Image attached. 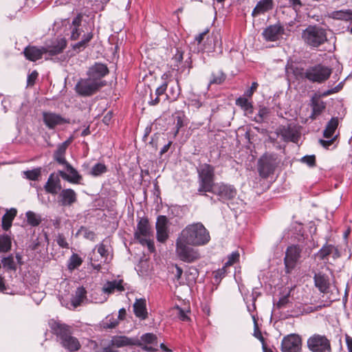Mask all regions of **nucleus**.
Masks as SVG:
<instances>
[{"label": "nucleus", "instance_id": "obj_1", "mask_svg": "<svg viewBox=\"0 0 352 352\" xmlns=\"http://www.w3.org/2000/svg\"><path fill=\"white\" fill-rule=\"evenodd\" d=\"M210 241L209 231L201 222L187 225L175 241V252L180 261L191 263L201 258L195 247L206 245Z\"/></svg>", "mask_w": 352, "mask_h": 352}, {"label": "nucleus", "instance_id": "obj_2", "mask_svg": "<svg viewBox=\"0 0 352 352\" xmlns=\"http://www.w3.org/2000/svg\"><path fill=\"white\" fill-rule=\"evenodd\" d=\"M49 325L52 333L56 336L57 340L64 349L69 352H75L80 349L79 340L72 336L71 326L54 320H51Z\"/></svg>", "mask_w": 352, "mask_h": 352}, {"label": "nucleus", "instance_id": "obj_3", "mask_svg": "<svg viewBox=\"0 0 352 352\" xmlns=\"http://www.w3.org/2000/svg\"><path fill=\"white\" fill-rule=\"evenodd\" d=\"M67 46V41L65 38H58L56 43L51 47H36L28 45L23 50V54L26 59L34 62L42 58L45 54L50 56H55L61 53Z\"/></svg>", "mask_w": 352, "mask_h": 352}, {"label": "nucleus", "instance_id": "obj_4", "mask_svg": "<svg viewBox=\"0 0 352 352\" xmlns=\"http://www.w3.org/2000/svg\"><path fill=\"white\" fill-rule=\"evenodd\" d=\"M305 43L311 47H318L327 41L324 29L318 26H308L302 33Z\"/></svg>", "mask_w": 352, "mask_h": 352}, {"label": "nucleus", "instance_id": "obj_5", "mask_svg": "<svg viewBox=\"0 0 352 352\" xmlns=\"http://www.w3.org/2000/svg\"><path fill=\"white\" fill-rule=\"evenodd\" d=\"M331 74V69L322 64L308 67L305 72V78L311 82L322 83L326 81Z\"/></svg>", "mask_w": 352, "mask_h": 352}, {"label": "nucleus", "instance_id": "obj_6", "mask_svg": "<svg viewBox=\"0 0 352 352\" xmlns=\"http://www.w3.org/2000/svg\"><path fill=\"white\" fill-rule=\"evenodd\" d=\"M104 81H95L93 78H81L76 85V91L82 96H90L104 86Z\"/></svg>", "mask_w": 352, "mask_h": 352}, {"label": "nucleus", "instance_id": "obj_7", "mask_svg": "<svg viewBox=\"0 0 352 352\" xmlns=\"http://www.w3.org/2000/svg\"><path fill=\"white\" fill-rule=\"evenodd\" d=\"M278 164L279 160L275 155L264 154L258 161L260 176L274 175Z\"/></svg>", "mask_w": 352, "mask_h": 352}, {"label": "nucleus", "instance_id": "obj_8", "mask_svg": "<svg viewBox=\"0 0 352 352\" xmlns=\"http://www.w3.org/2000/svg\"><path fill=\"white\" fill-rule=\"evenodd\" d=\"M309 350L311 352H331L330 340L324 335L315 333L310 336L307 341Z\"/></svg>", "mask_w": 352, "mask_h": 352}, {"label": "nucleus", "instance_id": "obj_9", "mask_svg": "<svg viewBox=\"0 0 352 352\" xmlns=\"http://www.w3.org/2000/svg\"><path fill=\"white\" fill-rule=\"evenodd\" d=\"M302 248L300 245H292L287 247L284 258L285 271L290 274L296 267L300 258Z\"/></svg>", "mask_w": 352, "mask_h": 352}, {"label": "nucleus", "instance_id": "obj_10", "mask_svg": "<svg viewBox=\"0 0 352 352\" xmlns=\"http://www.w3.org/2000/svg\"><path fill=\"white\" fill-rule=\"evenodd\" d=\"M277 136H280L281 140L285 142L298 143L300 138V133L296 126L293 124L280 125L276 130Z\"/></svg>", "mask_w": 352, "mask_h": 352}, {"label": "nucleus", "instance_id": "obj_11", "mask_svg": "<svg viewBox=\"0 0 352 352\" xmlns=\"http://www.w3.org/2000/svg\"><path fill=\"white\" fill-rule=\"evenodd\" d=\"M302 339L297 334L292 333L283 338L281 342L282 352H301Z\"/></svg>", "mask_w": 352, "mask_h": 352}, {"label": "nucleus", "instance_id": "obj_12", "mask_svg": "<svg viewBox=\"0 0 352 352\" xmlns=\"http://www.w3.org/2000/svg\"><path fill=\"white\" fill-rule=\"evenodd\" d=\"M214 195L219 197V201L224 202L225 201L232 199L236 197V189L233 185L218 183Z\"/></svg>", "mask_w": 352, "mask_h": 352}, {"label": "nucleus", "instance_id": "obj_13", "mask_svg": "<svg viewBox=\"0 0 352 352\" xmlns=\"http://www.w3.org/2000/svg\"><path fill=\"white\" fill-rule=\"evenodd\" d=\"M57 201L60 206H71L77 201V195L73 189H63L58 195Z\"/></svg>", "mask_w": 352, "mask_h": 352}, {"label": "nucleus", "instance_id": "obj_14", "mask_svg": "<svg viewBox=\"0 0 352 352\" xmlns=\"http://www.w3.org/2000/svg\"><path fill=\"white\" fill-rule=\"evenodd\" d=\"M43 122L50 129H54L57 125L69 123V120L63 118L60 115L52 112L43 113Z\"/></svg>", "mask_w": 352, "mask_h": 352}, {"label": "nucleus", "instance_id": "obj_15", "mask_svg": "<svg viewBox=\"0 0 352 352\" xmlns=\"http://www.w3.org/2000/svg\"><path fill=\"white\" fill-rule=\"evenodd\" d=\"M284 28L280 23L271 25L263 32L262 36L267 41H276L284 34Z\"/></svg>", "mask_w": 352, "mask_h": 352}, {"label": "nucleus", "instance_id": "obj_16", "mask_svg": "<svg viewBox=\"0 0 352 352\" xmlns=\"http://www.w3.org/2000/svg\"><path fill=\"white\" fill-rule=\"evenodd\" d=\"M152 231L147 217L140 218L137 223V228L134 232V237L136 240L143 237H150Z\"/></svg>", "mask_w": 352, "mask_h": 352}, {"label": "nucleus", "instance_id": "obj_17", "mask_svg": "<svg viewBox=\"0 0 352 352\" xmlns=\"http://www.w3.org/2000/svg\"><path fill=\"white\" fill-rule=\"evenodd\" d=\"M109 73L108 67L106 65L96 63L89 67L87 75L89 78H93L95 81H102V78Z\"/></svg>", "mask_w": 352, "mask_h": 352}, {"label": "nucleus", "instance_id": "obj_18", "mask_svg": "<svg viewBox=\"0 0 352 352\" xmlns=\"http://www.w3.org/2000/svg\"><path fill=\"white\" fill-rule=\"evenodd\" d=\"M82 18L83 15L81 13H79L75 16L70 25V38L73 41L78 40L81 34L84 32L82 28Z\"/></svg>", "mask_w": 352, "mask_h": 352}, {"label": "nucleus", "instance_id": "obj_19", "mask_svg": "<svg viewBox=\"0 0 352 352\" xmlns=\"http://www.w3.org/2000/svg\"><path fill=\"white\" fill-rule=\"evenodd\" d=\"M218 183H215L214 177H199L198 192L205 195L206 192L215 194Z\"/></svg>", "mask_w": 352, "mask_h": 352}, {"label": "nucleus", "instance_id": "obj_20", "mask_svg": "<svg viewBox=\"0 0 352 352\" xmlns=\"http://www.w3.org/2000/svg\"><path fill=\"white\" fill-rule=\"evenodd\" d=\"M157 338L153 333H146L141 336L140 338H138V341L140 343V345H137L142 348V350L148 352H154L156 351L155 348L151 346H147L146 344H157Z\"/></svg>", "mask_w": 352, "mask_h": 352}, {"label": "nucleus", "instance_id": "obj_21", "mask_svg": "<svg viewBox=\"0 0 352 352\" xmlns=\"http://www.w3.org/2000/svg\"><path fill=\"white\" fill-rule=\"evenodd\" d=\"M112 346L120 348L126 346L140 345L137 338H129L125 336H115L111 340Z\"/></svg>", "mask_w": 352, "mask_h": 352}, {"label": "nucleus", "instance_id": "obj_22", "mask_svg": "<svg viewBox=\"0 0 352 352\" xmlns=\"http://www.w3.org/2000/svg\"><path fill=\"white\" fill-rule=\"evenodd\" d=\"M73 138L70 137L65 142L57 145V148L53 154V159L57 163H65L66 151L72 143Z\"/></svg>", "mask_w": 352, "mask_h": 352}, {"label": "nucleus", "instance_id": "obj_23", "mask_svg": "<svg viewBox=\"0 0 352 352\" xmlns=\"http://www.w3.org/2000/svg\"><path fill=\"white\" fill-rule=\"evenodd\" d=\"M133 307L134 314L137 318L142 320H144L148 318L146 302L145 298H141L136 299Z\"/></svg>", "mask_w": 352, "mask_h": 352}, {"label": "nucleus", "instance_id": "obj_24", "mask_svg": "<svg viewBox=\"0 0 352 352\" xmlns=\"http://www.w3.org/2000/svg\"><path fill=\"white\" fill-rule=\"evenodd\" d=\"M315 286L322 293H327L329 289V279L322 272L316 273L314 276Z\"/></svg>", "mask_w": 352, "mask_h": 352}, {"label": "nucleus", "instance_id": "obj_25", "mask_svg": "<svg viewBox=\"0 0 352 352\" xmlns=\"http://www.w3.org/2000/svg\"><path fill=\"white\" fill-rule=\"evenodd\" d=\"M62 188L59 177H48L44 186V190L48 194L52 195H58Z\"/></svg>", "mask_w": 352, "mask_h": 352}, {"label": "nucleus", "instance_id": "obj_26", "mask_svg": "<svg viewBox=\"0 0 352 352\" xmlns=\"http://www.w3.org/2000/svg\"><path fill=\"white\" fill-rule=\"evenodd\" d=\"M311 107L312 112L309 118L311 120H316L325 109L326 104L319 97H313L311 100Z\"/></svg>", "mask_w": 352, "mask_h": 352}, {"label": "nucleus", "instance_id": "obj_27", "mask_svg": "<svg viewBox=\"0 0 352 352\" xmlns=\"http://www.w3.org/2000/svg\"><path fill=\"white\" fill-rule=\"evenodd\" d=\"M274 7L273 0H260L252 12V16L255 17L271 10Z\"/></svg>", "mask_w": 352, "mask_h": 352}, {"label": "nucleus", "instance_id": "obj_28", "mask_svg": "<svg viewBox=\"0 0 352 352\" xmlns=\"http://www.w3.org/2000/svg\"><path fill=\"white\" fill-rule=\"evenodd\" d=\"M123 280H113L111 281H107L102 287L104 293L107 294H111L116 291L124 292L125 290L124 287L122 285Z\"/></svg>", "mask_w": 352, "mask_h": 352}, {"label": "nucleus", "instance_id": "obj_29", "mask_svg": "<svg viewBox=\"0 0 352 352\" xmlns=\"http://www.w3.org/2000/svg\"><path fill=\"white\" fill-rule=\"evenodd\" d=\"M292 236L298 242H302L307 239L308 235L305 234L303 225L298 222H294L291 225Z\"/></svg>", "mask_w": 352, "mask_h": 352}, {"label": "nucleus", "instance_id": "obj_30", "mask_svg": "<svg viewBox=\"0 0 352 352\" xmlns=\"http://www.w3.org/2000/svg\"><path fill=\"white\" fill-rule=\"evenodd\" d=\"M16 209L12 208L10 210H6V213L2 217L1 227L5 231H8L12 226V221L16 216Z\"/></svg>", "mask_w": 352, "mask_h": 352}, {"label": "nucleus", "instance_id": "obj_31", "mask_svg": "<svg viewBox=\"0 0 352 352\" xmlns=\"http://www.w3.org/2000/svg\"><path fill=\"white\" fill-rule=\"evenodd\" d=\"M269 177H254L253 187L256 189V193H262L269 189L271 182L268 180Z\"/></svg>", "mask_w": 352, "mask_h": 352}, {"label": "nucleus", "instance_id": "obj_32", "mask_svg": "<svg viewBox=\"0 0 352 352\" xmlns=\"http://www.w3.org/2000/svg\"><path fill=\"white\" fill-rule=\"evenodd\" d=\"M87 291L83 287H79L76 289L75 294L71 299V304L74 307L80 305L81 302L86 298Z\"/></svg>", "mask_w": 352, "mask_h": 352}, {"label": "nucleus", "instance_id": "obj_33", "mask_svg": "<svg viewBox=\"0 0 352 352\" xmlns=\"http://www.w3.org/2000/svg\"><path fill=\"white\" fill-rule=\"evenodd\" d=\"M339 120L337 117L332 118L327 124L326 128L323 132V136L325 138H331L333 137L336 129L338 126Z\"/></svg>", "mask_w": 352, "mask_h": 352}, {"label": "nucleus", "instance_id": "obj_34", "mask_svg": "<svg viewBox=\"0 0 352 352\" xmlns=\"http://www.w3.org/2000/svg\"><path fill=\"white\" fill-rule=\"evenodd\" d=\"M92 38L93 33L91 32L84 34L82 37V40L72 45L73 50L77 51L78 52L83 50L87 47L88 43L92 39Z\"/></svg>", "mask_w": 352, "mask_h": 352}, {"label": "nucleus", "instance_id": "obj_35", "mask_svg": "<svg viewBox=\"0 0 352 352\" xmlns=\"http://www.w3.org/2000/svg\"><path fill=\"white\" fill-rule=\"evenodd\" d=\"M330 17L336 20L351 21L352 20V10H340L333 11L330 14Z\"/></svg>", "mask_w": 352, "mask_h": 352}, {"label": "nucleus", "instance_id": "obj_36", "mask_svg": "<svg viewBox=\"0 0 352 352\" xmlns=\"http://www.w3.org/2000/svg\"><path fill=\"white\" fill-rule=\"evenodd\" d=\"M58 164L63 166V168L58 170L59 176H80L77 170L66 160L65 163Z\"/></svg>", "mask_w": 352, "mask_h": 352}, {"label": "nucleus", "instance_id": "obj_37", "mask_svg": "<svg viewBox=\"0 0 352 352\" xmlns=\"http://www.w3.org/2000/svg\"><path fill=\"white\" fill-rule=\"evenodd\" d=\"M236 104L244 111L246 116L253 113V106L246 98L239 97L236 100Z\"/></svg>", "mask_w": 352, "mask_h": 352}, {"label": "nucleus", "instance_id": "obj_38", "mask_svg": "<svg viewBox=\"0 0 352 352\" xmlns=\"http://www.w3.org/2000/svg\"><path fill=\"white\" fill-rule=\"evenodd\" d=\"M119 324L118 320L113 314H109L102 320L101 327L104 329H113Z\"/></svg>", "mask_w": 352, "mask_h": 352}, {"label": "nucleus", "instance_id": "obj_39", "mask_svg": "<svg viewBox=\"0 0 352 352\" xmlns=\"http://www.w3.org/2000/svg\"><path fill=\"white\" fill-rule=\"evenodd\" d=\"M226 78V75L223 71L218 69L212 72L209 84L221 85L225 81Z\"/></svg>", "mask_w": 352, "mask_h": 352}, {"label": "nucleus", "instance_id": "obj_40", "mask_svg": "<svg viewBox=\"0 0 352 352\" xmlns=\"http://www.w3.org/2000/svg\"><path fill=\"white\" fill-rule=\"evenodd\" d=\"M11 238L6 234L0 235V252H8L11 250Z\"/></svg>", "mask_w": 352, "mask_h": 352}, {"label": "nucleus", "instance_id": "obj_41", "mask_svg": "<svg viewBox=\"0 0 352 352\" xmlns=\"http://www.w3.org/2000/svg\"><path fill=\"white\" fill-rule=\"evenodd\" d=\"M82 258L77 254L74 253L69 258L67 268L69 270H74L80 267L82 263Z\"/></svg>", "mask_w": 352, "mask_h": 352}, {"label": "nucleus", "instance_id": "obj_42", "mask_svg": "<svg viewBox=\"0 0 352 352\" xmlns=\"http://www.w3.org/2000/svg\"><path fill=\"white\" fill-rule=\"evenodd\" d=\"M25 215L28 223L32 227L38 226L41 223L42 219L41 216L32 211H28Z\"/></svg>", "mask_w": 352, "mask_h": 352}, {"label": "nucleus", "instance_id": "obj_43", "mask_svg": "<svg viewBox=\"0 0 352 352\" xmlns=\"http://www.w3.org/2000/svg\"><path fill=\"white\" fill-rule=\"evenodd\" d=\"M1 263L3 268H5L7 271H14L16 270V265L14 261V256L12 254L9 255L7 257H4L1 260Z\"/></svg>", "mask_w": 352, "mask_h": 352}, {"label": "nucleus", "instance_id": "obj_44", "mask_svg": "<svg viewBox=\"0 0 352 352\" xmlns=\"http://www.w3.org/2000/svg\"><path fill=\"white\" fill-rule=\"evenodd\" d=\"M180 94V89L179 87L178 82H176L175 85L170 87L168 94H166V98L170 101H175L177 100Z\"/></svg>", "mask_w": 352, "mask_h": 352}, {"label": "nucleus", "instance_id": "obj_45", "mask_svg": "<svg viewBox=\"0 0 352 352\" xmlns=\"http://www.w3.org/2000/svg\"><path fill=\"white\" fill-rule=\"evenodd\" d=\"M197 170L199 176H213V168L208 164H200Z\"/></svg>", "mask_w": 352, "mask_h": 352}, {"label": "nucleus", "instance_id": "obj_46", "mask_svg": "<svg viewBox=\"0 0 352 352\" xmlns=\"http://www.w3.org/2000/svg\"><path fill=\"white\" fill-rule=\"evenodd\" d=\"M252 318L253 319L254 326V336L255 338H256L257 339H258L261 342V343L263 344V350H265V338H263L262 333L258 327V323H257L256 316L254 315H252Z\"/></svg>", "mask_w": 352, "mask_h": 352}, {"label": "nucleus", "instance_id": "obj_47", "mask_svg": "<svg viewBox=\"0 0 352 352\" xmlns=\"http://www.w3.org/2000/svg\"><path fill=\"white\" fill-rule=\"evenodd\" d=\"M107 168L104 164L98 162L93 166L90 173L94 176L104 174L107 172Z\"/></svg>", "mask_w": 352, "mask_h": 352}, {"label": "nucleus", "instance_id": "obj_48", "mask_svg": "<svg viewBox=\"0 0 352 352\" xmlns=\"http://www.w3.org/2000/svg\"><path fill=\"white\" fill-rule=\"evenodd\" d=\"M292 288L289 289V292L279 298L275 307L278 309H283L289 302V297L291 295Z\"/></svg>", "mask_w": 352, "mask_h": 352}, {"label": "nucleus", "instance_id": "obj_49", "mask_svg": "<svg viewBox=\"0 0 352 352\" xmlns=\"http://www.w3.org/2000/svg\"><path fill=\"white\" fill-rule=\"evenodd\" d=\"M333 247L331 245H324L316 254L318 258L324 260L327 256L331 254Z\"/></svg>", "mask_w": 352, "mask_h": 352}, {"label": "nucleus", "instance_id": "obj_50", "mask_svg": "<svg viewBox=\"0 0 352 352\" xmlns=\"http://www.w3.org/2000/svg\"><path fill=\"white\" fill-rule=\"evenodd\" d=\"M270 111L267 107H261L257 115L254 117V120L257 123H261L264 118H265L269 114Z\"/></svg>", "mask_w": 352, "mask_h": 352}, {"label": "nucleus", "instance_id": "obj_51", "mask_svg": "<svg viewBox=\"0 0 352 352\" xmlns=\"http://www.w3.org/2000/svg\"><path fill=\"white\" fill-rule=\"evenodd\" d=\"M219 35L217 34L215 35L212 34L211 36V37L208 38L207 41L211 42L212 40V43H210V44H208V46H206L205 49L207 50V52H211L214 51L215 47H216L217 44L219 43Z\"/></svg>", "mask_w": 352, "mask_h": 352}, {"label": "nucleus", "instance_id": "obj_52", "mask_svg": "<svg viewBox=\"0 0 352 352\" xmlns=\"http://www.w3.org/2000/svg\"><path fill=\"white\" fill-rule=\"evenodd\" d=\"M156 236L158 241L165 242L168 237L167 228H156Z\"/></svg>", "mask_w": 352, "mask_h": 352}, {"label": "nucleus", "instance_id": "obj_53", "mask_svg": "<svg viewBox=\"0 0 352 352\" xmlns=\"http://www.w3.org/2000/svg\"><path fill=\"white\" fill-rule=\"evenodd\" d=\"M186 274L188 280L195 282L199 276V271L196 267H191L186 271Z\"/></svg>", "mask_w": 352, "mask_h": 352}, {"label": "nucleus", "instance_id": "obj_54", "mask_svg": "<svg viewBox=\"0 0 352 352\" xmlns=\"http://www.w3.org/2000/svg\"><path fill=\"white\" fill-rule=\"evenodd\" d=\"M138 241L141 245H146L151 252H153L155 250L154 243L149 237H143Z\"/></svg>", "mask_w": 352, "mask_h": 352}, {"label": "nucleus", "instance_id": "obj_55", "mask_svg": "<svg viewBox=\"0 0 352 352\" xmlns=\"http://www.w3.org/2000/svg\"><path fill=\"white\" fill-rule=\"evenodd\" d=\"M240 254L238 251L232 252L228 256V261L225 263V266H230L236 263L239 260Z\"/></svg>", "mask_w": 352, "mask_h": 352}, {"label": "nucleus", "instance_id": "obj_56", "mask_svg": "<svg viewBox=\"0 0 352 352\" xmlns=\"http://www.w3.org/2000/svg\"><path fill=\"white\" fill-rule=\"evenodd\" d=\"M168 218L164 215H160L155 223L156 228H167Z\"/></svg>", "mask_w": 352, "mask_h": 352}, {"label": "nucleus", "instance_id": "obj_57", "mask_svg": "<svg viewBox=\"0 0 352 352\" xmlns=\"http://www.w3.org/2000/svg\"><path fill=\"white\" fill-rule=\"evenodd\" d=\"M300 162L310 167L314 166L316 165V156L314 155H305L301 158Z\"/></svg>", "mask_w": 352, "mask_h": 352}, {"label": "nucleus", "instance_id": "obj_58", "mask_svg": "<svg viewBox=\"0 0 352 352\" xmlns=\"http://www.w3.org/2000/svg\"><path fill=\"white\" fill-rule=\"evenodd\" d=\"M175 309L177 310V316L178 318L182 321H188L190 320L187 312L182 308L177 305Z\"/></svg>", "mask_w": 352, "mask_h": 352}, {"label": "nucleus", "instance_id": "obj_59", "mask_svg": "<svg viewBox=\"0 0 352 352\" xmlns=\"http://www.w3.org/2000/svg\"><path fill=\"white\" fill-rule=\"evenodd\" d=\"M57 244L62 248H69V244L66 241L65 236L63 234H58L56 237Z\"/></svg>", "mask_w": 352, "mask_h": 352}, {"label": "nucleus", "instance_id": "obj_60", "mask_svg": "<svg viewBox=\"0 0 352 352\" xmlns=\"http://www.w3.org/2000/svg\"><path fill=\"white\" fill-rule=\"evenodd\" d=\"M96 248L98 250V252L99 253L100 256L104 259V262H105L107 261V256H108V251L106 249L105 245L102 243H101L98 244L96 246Z\"/></svg>", "mask_w": 352, "mask_h": 352}, {"label": "nucleus", "instance_id": "obj_61", "mask_svg": "<svg viewBox=\"0 0 352 352\" xmlns=\"http://www.w3.org/2000/svg\"><path fill=\"white\" fill-rule=\"evenodd\" d=\"M41 167L33 168L32 170L23 171V174L25 176H40L41 175Z\"/></svg>", "mask_w": 352, "mask_h": 352}, {"label": "nucleus", "instance_id": "obj_62", "mask_svg": "<svg viewBox=\"0 0 352 352\" xmlns=\"http://www.w3.org/2000/svg\"><path fill=\"white\" fill-rule=\"evenodd\" d=\"M89 260L90 264L94 270L97 271H100L101 270V263L99 262L98 259L91 256H90Z\"/></svg>", "mask_w": 352, "mask_h": 352}, {"label": "nucleus", "instance_id": "obj_63", "mask_svg": "<svg viewBox=\"0 0 352 352\" xmlns=\"http://www.w3.org/2000/svg\"><path fill=\"white\" fill-rule=\"evenodd\" d=\"M183 60V52L177 49V53L173 57V60L175 63V67H178V64Z\"/></svg>", "mask_w": 352, "mask_h": 352}, {"label": "nucleus", "instance_id": "obj_64", "mask_svg": "<svg viewBox=\"0 0 352 352\" xmlns=\"http://www.w3.org/2000/svg\"><path fill=\"white\" fill-rule=\"evenodd\" d=\"M38 72L36 71H33L28 76V85H33L36 81V79L38 77Z\"/></svg>", "mask_w": 352, "mask_h": 352}]
</instances>
